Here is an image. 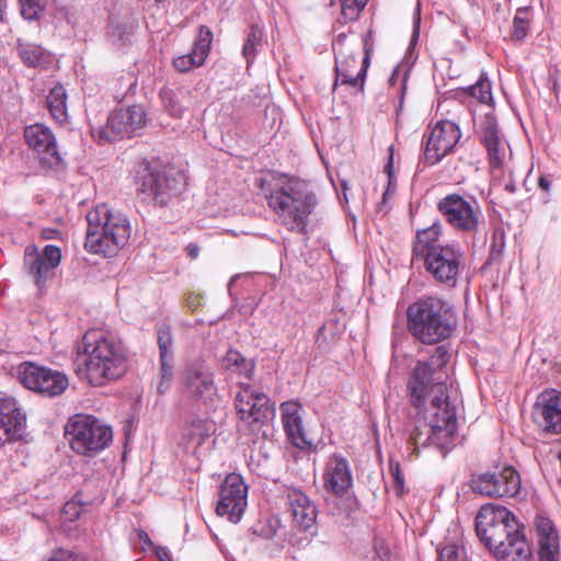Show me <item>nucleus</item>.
Segmentation results:
<instances>
[{
	"label": "nucleus",
	"mask_w": 561,
	"mask_h": 561,
	"mask_svg": "<svg viewBox=\"0 0 561 561\" xmlns=\"http://www.w3.org/2000/svg\"><path fill=\"white\" fill-rule=\"evenodd\" d=\"M460 136V129L454 122H437L424 142L422 161L426 165L437 164L454 149Z\"/></svg>",
	"instance_id": "18"
},
{
	"label": "nucleus",
	"mask_w": 561,
	"mask_h": 561,
	"mask_svg": "<svg viewBox=\"0 0 561 561\" xmlns=\"http://www.w3.org/2000/svg\"><path fill=\"white\" fill-rule=\"evenodd\" d=\"M202 65L203 64L201 61H197V58H195V55L192 53L179 56L173 59V66L180 72H187L191 69L199 67Z\"/></svg>",
	"instance_id": "39"
},
{
	"label": "nucleus",
	"mask_w": 561,
	"mask_h": 561,
	"mask_svg": "<svg viewBox=\"0 0 561 561\" xmlns=\"http://www.w3.org/2000/svg\"><path fill=\"white\" fill-rule=\"evenodd\" d=\"M18 50L22 61L28 67H43L50 62V56L38 45L20 43Z\"/></svg>",
	"instance_id": "29"
},
{
	"label": "nucleus",
	"mask_w": 561,
	"mask_h": 561,
	"mask_svg": "<svg viewBox=\"0 0 561 561\" xmlns=\"http://www.w3.org/2000/svg\"><path fill=\"white\" fill-rule=\"evenodd\" d=\"M26 417L16 400L0 392V445L22 436Z\"/></svg>",
	"instance_id": "22"
},
{
	"label": "nucleus",
	"mask_w": 561,
	"mask_h": 561,
	"mask_svg": "<svg viewBox=\"0 0 561 561\" xmlns=\"http://www.w3.org/2000/svg\"><path fill=\"white\" fill-rule=\"evenodd\" d=\"M466 92L476 98L479 102L489 104L492 102V92H491V83L486 78H481L477 81L476 84L470 85L466 89Z\"/></svg>",
	"instance_id": "35"
},
{
	"label": "nucleus",
	"mask_w": 561,
	"mask_h": 561,
	"mask_svg": "<svg viewBox=\"0 0 561 561\" xmlns=\"http://www.w3.org/2000/svg\"><path fill=\"white\" fill-rule=\"evenodd\" d=\"M449 358L447 347L439 345L427 362H419L411 373L408 389L410 401L417 410L409 439L411 456L416 457L427 446H435L446 455L455 446L459 398L444 381L447 374L443 368Z\"/></svg>",
	"instance_id": "1"
},
{
	"label": "nucleus",
	"mask_w": 561,
	"mask_h": 561,
	"mask_svg": "<svg viewBox=\"0 0 561 561\" xmlns=\"http://www.w3.org/2000/svg\"><path fill=\"white\" fill-rule=\"evenodd\" d=\"M65 436L78 455L93 457L110 445L113 432L93 415L76 414L66 424Z\"/></svg>",
	"instance_id": "8"
},
{
	"label": "nucleus",
	"mask_w": 561,
	"mask_h": 561,
	"mask_svg": "<svg viewBox=\"0 0 561 561\" xmlns=\"http://www.w3.org/2000/svg\"><path fill=\"white\" fill-rule=\"evenodd\" d=\"M160 381L157 391L164 394L169 391L173 380V360H160Z\"/></svg>",
	"instance_id": "38"
},
{
	"label": "nucleus",
	"mask_w": 561,
	"mask_h": 561,
	"mask_svg": "<svg viewBox=\"0 0 561 561\" xmlns=\"http://www.w3.org/2000/svg\"><path fill=\"white\" fill-rule=\"evenodd\" d=\"M352 483L353 477L348 461L339 455L330 457L323 472L325 491L342 496L352 486Z\"/></svg>",
	"instance_id": "24"
},
{
	"label": "nucleus",
	"mask_w": 561,
	"mask_h": 561,
	"mask_svg": "<svg viewBox=\"0 0 561 561\" xmlns=\"http://www.w3.org/2000/svg\"><path fill=\"white\" fill-rule=\"evenodd\" d=\"M301 405L297 401H286L280 404L284 430L290 442L300 449L311 447L307 439L301 420Z\"/></svg>",
	"instance_id": "26"
},
{
	"label": "nucleus",
	"mask_w": 561,
	"mask_h": 561,
	"mask_svg": "<svg viewBox=\"0 0 561 561\" xmlns=\"http://www.w3.org/2000/svg\"><path fill=\"white\" fill-rule=\"evenodd\" d=\"M213 42V33L206 26L199 27V33L197 38L194 42L192 54L195 55V58H197V61H201L202 64L205 62L208 53L210 50V45Z\"/></svg>",
	"instance_id": "33"
},
{
	"label": "nucleus",
	"mask_w": 561,
	"mask_h": 561,
	"mask_svg": "<svg viewBox=\"0 0 561 561\" xmlns=\"http://www.w3.org/2000/svg\"><path fill=\"white\" fill-rule=\"evenodd\" d=\"M459 548L456 545H447L439 550L438 561H457Z\"/></svg>",
	"instance_id": "41"
},
{
	"label": "nucleus",
	"mask_w": 561,
	"mask_h": 561,
	"mask_svg": "<svg viewBox=\"0 0 561 561\" xmlns=\"http://www.w3.org/2000/svg\"><path fill=\"white\" fill-rule=\"evenodd\" d=\"M162 100H163L164 106L168 110V112L170 113V115H172L174 117L182 116L184 108L175 100L174 95L170 91H167L162 94Z\"/></svg>",
	"instance_id": "40"
},
{
	"label": "nucleus",
	"mask_w": 561,
	"mask_h": 561,
	"mask_svg": "<svg viewBox=\"0 0 561 561\" xmlns=\"http://www.w3.org/2000/svg\"><path fill=\"white\" fill-rule=\"evenodd\" d=\"M340 2L342 18L345 21H355L365 8L367 0H340Z\"/></svg>",
	"instance_id": "37"
},
{
	"label": "nucleus",
	"mask_w": 561,
	"mask_h": 561,
	"mask_svg": "<svg viewBox=\"0 0 561 561\" xmlns=\"http://www.w3.org/2000/svg\"><path fill=\"white\" fill-rule=\"evenodd\" d=\"M47 561H81V559L70 550L58 549L53 552Z\"/></svg>",
	"instance_id": "43"
},
{
	"label": "nucleus",
	"mask_w": 561,
	"mask_h": 561,
	"mask_svg": "<svg viewBox=\"0 0 561 561\" xmlns=\"http://www.w3.org/2000/svg\"><path fill=\"white\" fill-rule=\"evenodd\" d=\"M480 122V138L485 147L490 167L493 170L501 169L511 158L510 145L501 134L493 114L486 113Z\"/></svg>",
	"instance_id": "21"
},
{
	"label": "nucleus",
	"mask_w": 561,
	"mask_h": 561,
	"mask_svg": "<svg viewBox=\"0 0 561 561\" xmlns=\"http://www.w3.org/2000/svg\"><path fill=\"white\" fill-rule=\"evenodd\" d=\"M138 191L146 198L163 206L173 196L179 195L185 187V176L173 169L159 164L144 163L137 172Z\"/></svg>",
	"instance_id": "10"
},
{
	"label": "nucleus",
	"mask_w": 561,
	"mask_h": 561,
	"mask_svg": "<svg viewBox=\"0 0 561 561\" xmlns=\"http://www.w3.org/2000/svg\"><path fill=\"white\" fill-rule=\"evenodd\" d=\"M536 423L547 433H561V392L552 389L542 392L535 404Z\"/></svg>",
	"instance_id": "23"
},
{
	"label": "nucleus",
	"mask_w": 561,
	"mask_h": 561,
	"mask_svg": "<svg viewBox=\"0 0 561 561\" xmlns=\"http://www.w3.org/2000/svg\"><path fill=\"white\" fill-rule=\"evenodd\" d=\"M539 561H559L558 557H553L551 560H540Z\"/></svg>",
	"instance_id": "55"
},
{
	"label": "nucleus",
	"mask_w": 561,
	"mask_h": 561,
	"mask_svg": "<svg viewBox=\"0 0 561 561\" xmlns=\"http://www.w3.org/2000/svg\"><path fill=\"white\" fill-rule=\"evenodd\" d=\"M137 535H138V539L140 541H142L144 543L150 545V546L152 545L148 534L145 530H138Z\"/></svg>",
	"instance_id": "48"
},
{
	"label": "nucleus",
	"mask_w": 561,
	"mask_h": 561,
	"mask_svg": "<svg viewBox=\"0 0 561 561\" xmlns=\"http://www.w3.org/2000/svg\"><path fill=\"white\" fill-rule=\"evenodd\" d=\"M47 105L51 116L58 122L67 119V93L61 84L55 85L48 96Z\"/></svg>",
	"instance_id": "31"
},
{
	"label": "nucleus",
	"mask_w": 561,
	"mask_h": 561,
	"mask_svg": "<svg viewBox=\"0 0 561 561\" xmlns=\"http://www.w3.org/2000/svg\"><path fill=\"white\" fill-rule=\"evenodd\" d=\"M387 194H388V191H386L382 195V202L379 204L378 206V210L379 211H383V213H387L388 211V207L386 205L387 203Z\"/></svg>",
	"instance_id": "50"
},
{
	"label": "nucleus",
	"mask_w": 561,
	"mask_h": 561,
	"mask_svg": "<svg viewBox=\"0 0 561 561\" xmlns=\"http://www.w3.org/2000/svg\"><path fill=\"white\" fill-rule=\"evenodd\" d=\"M225 369L251 378L254 370V363L245 358L240 352L229 350L222 358Z\"/></svg>",
	"instance_id": "30"
},
{
	"label": "nucleus",
	"mask_w": 561,
	"mask_h": 561,
	"mask_svg": "<svg viewBox=\"0 0 561 561\" xmlns=\"http://www.w3.org/2000/svg\"><path fill=\"white\" fill-rule=\"evenodd\" d=\"M216 513L237 524L241 520L248 505V485L243 478L237 473L228 474L222 481Z\"/></svg>",
	"instance_id": "15"
},
{
	"label": "nucleus",
	"mask_w": 561,
	"mask_h": 561,
	"mask_svg": "<svg viewBox=\"0 0 561 561\" xmlns=\"http://www.w3.org/2000/svg\"><path fill=\"white\" fill-rule=\"evenodd\" d=\"M20 11L25 20H38L44 11L46 0H19Z\"/></svg>",
	"instance_id": "36"
},
{
	"label": "nucleus",
	"mask_w": 561,
	"mask_h": 561,
	"mask_svg": "<svg viewBox=\"0 0 561 561\" xmlns=\"http://www.w3.org/2000/svg\"><path fill=\"white\" fill-rule=\"evenodd\" d=\"M24 138L27 146L36 152L39 165L44 170L58 171L64 168V159L50 128L43 124L30 125L25 127Z\"/></svg>",
	"instance_id": "16"
},
{
	"label": "nucleus",
	"mask_w": 561,
	"mask_h": 561,
	"mask_svg": "<svg viewBox=\"0 0 561 561\" xmlns=\"http://www.w3.org/2000/svg\"><path fill=\"white\" fill-rule=\"evenodd\" d=\"M474 493L485 496L513 497L520 490V477L512 467H505L499 472H484L471 479Z\"/></svg>",
	"instance_id": "17"
},
{
	"label": "nucleus",
	"mask_w": 561,
	"mask_h": 561,
	"mask_svg": "<svg viewBox=\"0 0 561 561\" xmlns=\"http://www.w3.org/2000/svg\"><path fill=\"white\" fill-rule=\"evenodd\" d=\"M442 225L435 221L430 227L419 230L412 249L414 261L423 265L436 282L455 286L458 275L465 267L466 255L458 243L439 242Z\"/></svg>",
	"instance_id": "4"
},
{
	"label": "nucleus",
	"mask_w": 561,
	"mask_h": 561,
	"mask_svg": "<svg viewBox=\"0 0 561 561\" xmlns=\"http://www.w3.org/2000/svg\"><path fill=\"white\" fill-rule=\"evenodd\" d=\"M202 443H203V437L202 436L197 437L196 438V444L201 445Z\"/></svg>",
	"instance_id": "54"
},
{
	"label": "nucleus",
	"mask_w": 561,
	"mask_h": 561,
	"mask_svg": "<svg viewBox=\"0 0 561 561\" xmlns=\"http://www.w3.org/2000/svg\"><path fill=\"white\" fill-rule=\"evenodd\" d=\"M537 531L540 560H551L559 557V538L549 518H537Z\"/></svg>",
	"instance_id": "27"
},
{
	"label": "nucleus",
	"mask_w": 561,
	"mask_h": 561,
	"mask_svg": "<svg viewBox=\"0 0 561 561\" xmlns=\"http://www.w3.org/2000/svg\"><path fill=\"white\" fill-rule=\"evenodd\" d=\"M437 209L446 221L459 232L476 234L484 225L480 204L473 196L448 194L437 203Z\"/></svg>",
	"instance_id": "11"
},
{
	"label": "nucleus",
	"mask_w": 561,
	"mask_h": 561,
	"mask_svg": "<svg viewBox=\"0 0 561 561\" xmlns=\"http://www.w3.org/2000/svg\"><path fill=\"white\" fill-rule=\"evenodd\" d=\"M237 277H238V276H234V277H232V278L230 279V282H229V286H231V285H232V283L234 282V279H236Z\"/></svg>",
	"instance_id": "56"
},
{
	"label": "nucleus",
	"mask_w": 561,
	"mask_h": 561,
	"mask_svg": "<svg viewBox=\"0 0 561 561\" xmlns=\"http://www.w3.org/2000/svg\"><path fill=\"white\" fill-rule=\"evenodd\" d=\"M332 46L335 57V81L333 89H336L337 84L341 83L348 85L350 88H357L363 92L367 69L370 64L368 48L365 46L364 58L356 71V57L358 56L362 46L359 38L357 36L350 37L345 33H341L334 39Z\"/></svg>",
	"instance_id": "9"
},
{
	"label": "nucleus",
	"mask_w": 561,
	"mask_h": 561,
	"mask_svg": "<svg viewBox=\"0 0 561 561\" xmlns=\"http://www.w3.org/2000/svg\"><path fill=\"white\" fill-rule=\"evenodd\" d=\"M146 123V113L139 105L122 107L113 112L106 126L99 130V139L113 141L116 138L133 137Z\"/></svg>",
	"instance_id": "19"
},
{
	"label": "nucleus",
	"mask_w": 561,
	"mask_h": 561,
	"mask_svg": "<svg viewBox=\"0 0 561 561\" xmlns=\"http://www.w3.org/2000/svg\"><path fill=\"white\" fill-rule=\"evenodd\" d=\"M80 507L76 502L69 501L64 505L62 515L66 520H75L80 516Z\"/></svg>",
	"instance_id": "44"
},
{
	"label": "nucleus",
	"mask_w": 561,
	"mask_h": 561,
	"mask_svg": "<svg viewBox=\"0 0 561 561\" xmlns=\"http://www.w3.org/2000/svg\"><path fill=\"white\" fill-rule=\"evenodd\" d=\"M341 188L343 191V198L345 202H348L347 191H348V184L345 180L341 181Z\"/></svg>",
	"instance_id": "51"
},
{
	"label": "nucleus",
	"mask_w": 561,
	"mask_h": 561,
	"mask_svg": "<svg viewBox=\"0 0 561 561\" xmlns=\"http://www.w3.org/2000/svg\"><path fill=\"white\" fill-rule=\"evenodd\" d=\"M73 368L80 380L102 387L121 379L128 370V352L114 336L88 331L77 344Z\"/></svg>",
	"instance_id": "2"
},
{
	"label": "nucleus",
	"mask_w": 561,
	"mask_h": 561,
	"mask_svg": "<svg viewBox=\"0 0 561 561\" xmlns=\"http://www.w3.org/2000/svg\"><path fill=\"white\" fill-rule=\"evenodd\" d=\"M187 251H188V255L192 257V259H196L198 256V252H199V249L197 245L195 244H190L187 247Z\"/></svg>",
	"instance_id": "49"
},
{
	"label": "nucleus",
	"mask_w": 561,
	"mask_h": 561,
	"mask_svg": "<svg viewBox=\"0 0 561 561\" xmlns=\"http://www.w3.org/2000/svg\"><path fill=\"white\" fill-rule=\"evenodd\" d=\"M391 168H392V153H390L389 161L386 165V171L388 172L389 175L391 174Z\"/></svg>",
	"instance_id": "52"
},
{
	"label": "nucleus",
	"mask_w": 561,
	"mask_h": 561,
	"mask_svg": "<svg viewBox=\"0 0 561 561\" xmlns=\"http://www.w3.org/2000/svg\"><path fill=\"white\" fill-rule=\"evenodd\" d=\"M408 329L423 344L433 345L451 336L457 318L451 306L437 297L420 298L407 310Z\"/></svg>",
	"instance_id": "6"
},
{
	"label": "nucleus",
	"mask_w": 561,
	"mask_h": 561,
	"mask_svg": "<svg viewBox=\"0 0 561 561\" xmlns=\"http://www.w3.org/2000/svg\"><path fill=\"white\" fill-rule=\"evenodd\" d=\"M420 24H421V7L420 3H417L415 12L413 14V31L412 36L409 45V50L412 49L419 39L420 36Z\"/></svg>",
	"instance_id": "42"
},
{
	"label": "nucleus",
	"mask_w": 561,
	"mask_h": 561,
	"mask_svg": "<svg viewBox=\"0 0 561 561\" xmlns=\"http://www.w3.org/2000/svg\"><path fill=\"white\" fill-rule=\"evenodd\" d=\"M530 8H518L513 19L512 38L522 42L528 34Z\"/></svg>",
	"instance_id": "32"
},
{
	"label": "nucleus",
	"mask_w": 561,
	"mask_h": 561,
	"mask_svg": "<svg viewBox=\"0 0 561 561\" xmlns=\"http://www.w3.org/2000/svg\"><path fill=\"white\" fill-rule=\"evenodd\" d=\"M87 221L84 248L91 253L113 256L130 238L131 226L127 216L121 210H112L106 204L91 209Z\"/></svg>",
	"instance_id": "7"
},
{
	"label": "nucleus",
	"mask_w": 561,
	"mask_h": 561,
	"mask_svg": "<svg viewBox=\"0 0 561 561\" xmlns=\"http://www.w3.org/2000/svg\"><path fill=\"white\" fill-rule=\"evenodd\" d=\"M265 197L280 225L291 232H306L309 216L318 204L306 181L282 174Z\"/></svg>",
	"instance_id": "5"
},
{
	"label": "nucleus",
	"mask_w": 561,
	"mask_h": 561,
	"mask_svg": "<svg viewBox=\"0 0 561 561\" xmlns=\"http://www.w3.org/2000/svg\"><path fill=\"white\" fill-rule=\"evenodd\" d=\"M61 261V251L58 247L48 244L42 252L35 247L28 245L24 253V267L34 278L38 288L53 276L55 268Z\"/></svg>",
	"instance_id": "20"
},
{
	"label": "nucleus",
	"mask_w": 561,
	"mask_h": 561,
	"mask_svg": "<svg viewBox=\"0 0 561 561\" xmlns=\"http://www.w3.org/2000/svg\"><path fill=\"white\" fill-rule=\"evenodd\" d=\"M264 43L263 27L253 24L247 33L244 44L242 47V56L245 58L247 64L250 65L254 61L257 54L261 51Z\"/></svg>",
	"instance_id": "28"
},
{
	"label": "nucleus",
	"mask_w": 561,
	"mask_h": 561,
	"mask_svg": "<svg viewBox=\"0 0 561 561\" xmlns=\"http://www.w3.org/2000/svg\"><path fill=\"white\" fill-rule=\"evenodd\" d=\"M234 408L241 421L267 424L275 416V408L270 398L252 385L240 382L234 397Z\"/></svg>",
	"instance_id": "14"
},
{
	"label": "nucleus",
	"mask_w": 561,
	"mask_h": 561,
	"mask_svg": "<svg viewBox=\"0 0 561 561\" xmlns=\"http://www.w3.org/2000/svg\"><path fill=\"white\" fill-rule=\"evenodd\" d=\"M158 345L160 352V360H173V337L170 327L162 325L159 328Z\"/></svg>",
	"instance_id": "34"
},
{
	"label": "nucleus",
	"mask_w": 561,
	"mask_h": 561,
	"mask_svg": "<svg viewBox=\"0 0 561 561\" xmlns=\"http://www.w3.org/2000/svg\"><path fill=\"white\" fill-rule=\"evenodd\" d=\"M194 435L195 434L193 432L190 433V436H192V439L194 438Z\"/></svg>",
	"instance_id": "57"
},
{
	"label": "nucleus",
	"mask_w": 561,
	"mask_h": 561,
	"mask_svg": "<svg viewBox=\"0 0 561 561\" xmlns=\"http://www.w3.org/2000/svg\"><path fill=\"white\" fill-rule=\"evenodd\" d=\"M295 524L305 530L310 529L317 518L316 505L306 493L297 488L288 486L283 492Z\"/></svg>",
	"instance_id": "25"
},
{
	"label": "nucleus",
	"mask_w": 561,
	"mask_h": 561,
	"mask_svg": "<svg viewBox=\"0 0 561 561\" xmlns=\"http://www.w3.org/2000/svg\"><path fill=\"white\" fill-rule=\"evenodd\" d=\"M180 385L183 394L193 401L208 404L218 396L214 370L204 360L186 364L180 373Z\"/></svg>",
	"instance_id": "13"
},
{
	"label": "nucleus",
	"mask_w": 561,
	"mask_h": 561,
	"mask_svg": "<svg viewBox=\"0 0 561 561\" xmlns=\"http://www.w3.org/2000/svg\"><path fill=\"white\" fill-rule=\"evenodd\" d=\"M16 374L18 379L26 389L45 398L58 397L69 386L66 374L32 362L20 364Z\"/></svg>",
	"instance_id": "12"
},
{
	"label": "nucleus",
	"mask_w": 561,
	"mask_h": 561,
	"mask_svg": "<svg viewBox=\"0 0 561 561\" xmlns=\"http://www.w3.org/2000/svg\"><path fill=\"white\" fill-rule=\"evenodd\" d=\"M154 553L160 561H172L171 553L165 547H157Z\"/></svg>",
	"instance_id": "46"
},
{
	"label": "nucleus",
	"mask_w": 561,
	"mask_h": 561,
	"mask_svg": "<svg viewBox=\"0 0 561 561\" xmlns=\"http://www.w3.org/2000/svg\"><path fill=\"white\" fill-rule=\"evenodd\" d=\"M439 417H440V425H444V421H443V419H444V411L443 410L439 411Z\"/></svg>",
	"instance_id": "53"
},
{
	"label": "nucleus",
	"mask_w": 561,
	"mask_h": 561,
	"mask_svg": "<svg viewBox=\"0 0 561 561\" xmlns=\"http://www.w3.org/2000/svg\"><path fill=\"white\" fill-rule=\"evenodd\" d=\"M538 185L542 191L549 192L551 187V181L547 176H540L538 180Z\"/></svg>",
	"instance_id": "47"
},
{
	"label": "nucleus",
	"mask_w": 561,
	"mask_h": 561,
	"mask_svg": "<svg viewBox=\"0 0 561 561\" xmlns=\"http://www.w3.org/2000/svg\"><path fill=\"white\" fill-rule=\"evenodd\" d=\"M391 473L393 476V489L398 495H401L403 492L404 478L400 471L399 465L394 467L391 466Z\"/></svg>",
	"instance_id": "45"
},
{
	"label": "nucleus",
	"mask_w": 561,
	"mask_h": 561,
	"mask_svg": "<svg viewBox=\"0 0 561 561\" xmlns=\"http://www.w3.org/2000/svg\"><path fill=\"white\" fill-rule=\"evenodd\" d=\"M480 540L499 561H530L531 548L517 528L515 516L504 506L483 505L476 517Z\"/></svg>",
	"instance_id": "3"
}]
</instances>
